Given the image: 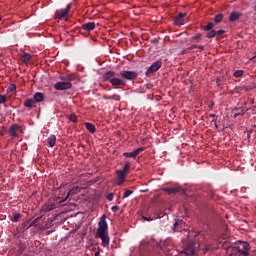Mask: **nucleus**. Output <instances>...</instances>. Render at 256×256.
I'll list each match as a JSON object with an SVG mask.
<instances>
[{
	"label": "nucleus",
	"instance_id": "23",
	"mask_svg": "<svg viewBox=\"0 0 256 256\" xmlns=\"http://www.w3.org/2000/svg\"><path fill=\"white\" fill-rule=\"evenodd\" d=\"M80 188L78 186H74L63 199H69V197H73V195H77L79 193Z\"/></svg>",
	"mask_w": 256,
	"mask_h": 256
},
{
	"label": "nucleus",
	"instance_id": "52",
	"mask_svg": "<svg viewBox=\"0 0 256 256\" xmlns=\"http://www.w3.org/2000/svg\"><path fill=\"white\" fill-rule=\"evenodd\" d=\"M144 221H153L152 218L143 217Z\"/></svg>",
	"mask_w": 256,
	"mask_h": 256
},
{
	"label": "nucleus",
	"instance_id": "10",
	"mask_svg": "<svg viewBox=\"0 0 256 256\" xmlns=\"http://www.w3.org/2000/svg\"><path fill=\"white\" fill-rule=\"evenodd\" d=\"M69 11H71V4H68L65 9L56 10L55 15L57 19H65Z\"/></svg>",
	"mask_w": 256,
	"mask_h": 256
},
{
	"label": "nucleus",
	"instance_id": "28",
	"mask_svg": "<svg viewBox=\"0 0 256 256\" xmlns=\"http://www.w3.org/2000/svg\"><path fill=\"white\" fill-rule=\"evenodd\" d=\"M130 169H131V162L127 161L125 162L123 169H121L120 171L126 173V175H129Z\"/></svg>",
	"mask_w": 256,
	"mask_h": 256
},
{
	"label": "nucleus",
	"instance_id": "21",
	"mask_svg": "<svg viewBox=\"0 0 256 256\" xmlns=\"http://www.w3.org/2000/svg\"><path fill=\"white\" fill-rule=\"evenodd\" d=\"M162 191H164V193H168V195H175L176 193H179V191H181V188L180 187L163 188Z\"/></svg>",
	"mask_w": 256,
	"mask_h": 256
},
{
	"label": "nucleus",
	"instance_id": "9",
	"mask_svg": "<svg viewBox=\"0 0 256 256\" xmlns=\"http://www.w3.org/2000/svg\"><path fill=\"white\" fill-rule=\"evenodd\" d=\"M8 133L10 137H19V133H23V128L19 124H13L10 126Z\"/></svg>",
	"mask_w": 256,
	"mask_h": 256
},
{
	"label": "nucleus",
	"instance_id": "7",
	"mask_svg": "<svg viewBox=\"0 0 256 256\" xmlns=\"http://www.w3.org/2000/svg\"><path fill=\"white\" fill-rule=\"evenodd\" d=\"M73 87L71 82H66V80H62L61 82H56L54 84V89L56 91H67Z\"/></svg>",
	"mask_w": 256,
	"mask_h": 256
},
{
	"label": "nucleus",
	"instance_id": "25",
	"mask_svg": "<svg viewBox=\"0 0 256 256\" xmlns=\"http://www.w3.org/2000/svg\"><path fill=\"white\" fill-rule=\"evenodd\" d=\"M238 19H241V13L239 12H231L229 16V21H237Z\"/></svg>",
	"mask_w": 256,
	"mask_h": 256
},
{
	"label": "nucleus",
	"instance_id": "16",
	"mask_svg": "<svg viewBox=\"0 0 256 256\" xmlns=\"http://www.w3.org/2000/svg\"><path fill=\"white\" fill-rule=\"evenodd\" d=\"M111 85H113L114 87H125V85L127 84V82L121 78H117L114 76V79L111 80Z\"/></svg>",
	"mask_w": 256,
	"mask_h": 256
},
{
	"label": "nucleus",
	"instance_id": "18",
	"mask_svg": "<svg viewBox=\"0 0 256 256\" xmlns=\"http://www.w3.org/2000/svg\"><path fill=\"white\" fill-rule=\"evenodd\" d=\"M247 111H249V109H243L241 107L238 108H233L232 112L235 113L234 114V119H237L239 116L243 115L244 113H247Z\"/></svg>",
	"mask_w": 256,
	"mask_h": 256
},
{
	"label": "nucleus",
	"instance_id": "22",
	"mask_svg": "<svg viewBox=\"0 0 256 256\" xmlns=\"http://www.w3.org/2000/svg\"><path fill=\"white\" fill-rule=\"evenodd\" d=\"M114 78H115V72H113V71H107L103 75V80L104 81H109V83H111V81H113Z\"/></svg>",
	"mask_w": 256,
	"mask_h": 256
},
{
	"label": "nucleus",
	"instance_id": "44",
	"mask_svg": "<svg viewBox=\"0 0 256 256\" xmlns=\"http://www.w3.org/2000/svg\"><path fill=\"white\" fill-rule=\"evenodd\" d=\"M53 223V220L51 218H49L46 222V229H49V227H51V224Z\"/></svg>",
	"mask_w": 256,
	"mask_h": 256
},
{
	"label": "nucleus",
	"instance_id": "38",
	"mask_svg": "<svg viewBox=\"0 0 256 256\" xmlns=\"http://www.w3.org/2000/svg\"><path fill=\"white\" fill-rule=\"evenodd\" d=\"M240 247L246 251H249V243L241 242Z\"/></svg>",
	"mask_w": 256,
	"mask_h": 256
},
{
	"label": "nucleus",
	"instance_id": "11",
	"mask_svg": "<svg viewBox=\"0 0 256 256\" xmlns=\"http://www.w3.org/2000/svg\"><path fill=\"white\" fill-rule=\"evenodd\" d=\"M183 225H185V222H183V219L178 218L175 219V222L173 223L172 231L173 233H177L183 229Z\"/></svg>",
	"mask_w": 256,
	"mask_h": 256
},
{
	"label": "nucleus",
	"instance_id": "42",
	"mask_svg": "<svg viewBox=\"0 0 256 256\" xmlns=\"http://www.w3.org/2000/svg\"><path fill=\"white\" fill-rule=\"evenodd\" d=\"M221 35H225V30H218L216 31V37L219 38Z\"/></svg>",
	"mask_w": 256,
	"mask_h": 256
},
{
	"label": "nucleus",
	"instance_id": "14",
	"mask_svg": "<svg viewBox=\"0 0 256 256\" xmlns=\"http://www.w3.org/2000/svg\"><path fill=\"white\" fill-rule=\"evenodd\" d=\"M95 22H88L82 25V27L80 28V33L83 34V31H85L86 33H89L91 31H93V29H95Z\"/></svg>",
	"mask_w": 256,
	"mask_h": 256
},
{
	"label": "nucleus",
	"instance_id": "34",
	"mask_svg": "<svg viewBox=\"0 0 256 256\" xmlns=\"http://www.w3.org/2000/svg\"><path fill=\"white\" fill-rule=\"evenodd\" d=\"M213 27H215V23L210 22L206 26H204V31H211V29H213Z\"/></svg>",
	"mask_w": 256,
	"mask_h": 256
},
{
	"label": "nucleus",
	"instance_id": "36",
	"mask_svg": "<svg viewBox=\"0 0 256 256\" xmlns=\"http://www.w3.org/2000/svg\"><path fill=\"white\" fill-rule=\"evenodd\" d=\"M133 195V190H125L123 199H127V197H131Z\"/></svg>",
	"mask_w": 256,
	"mask_h": 256
},
{
	"label": "nucleus",
	"instance_id": "4",
	"mask_svg": "<svg viewBox=\"0 0 256 256\" xmlns=\"http://www.w3.org/2000/svg\"><path fill=\"white\" fill-rule=\"evenodd\" d=\"M226 252L230 255V256H235L237 255V253H240V255L243 256H249V251L243 249L241 246H234V247H228L226 249Z\"/></svg>",
	"mask_w": 256,
	"mask_h": 256
},
{
	"label": "nucleus",
	"instance_id": "2",
	"mask_svg": "<svg viewBox=\"0 0 256 256\" xmlns=\"http://www.w3.org/2000/svg\"><path fill=\"white\" fill-rule=\"evenodd\" d=\"M199 247H201L199 242L195 240H188L184 248V253L186 255H195V253L199 251Z\"/></svg>",
	"mask_w": 256,
	"mask_h": 256
},
{
	"label": "nucleus",
	"instance_id": "17",
	"mask_svg": "<svg viewBox=\"0 0 256 256\" xmlns=\"http://www.w3.org/2000/svg\"><path fill=\"white\" fill-rule=\"evenodd\" d=\"M32 99H34L36 103H43L45 101V94H43V92H36Z\"/></svg>",
	"mask_w": 256,
	"mask_h": 256
},
{
	"label": "nucleus",
	"instance_id": "45",
	"mask_svg": "<svg viewBox=\"0 0 256 256\" xmlns=\"http://www.w3.org/2000/svg\"><path fill=\"white\" fill-rule=\"evenodd\" d=\"M113 197H114V194L113 193H109V194H107L106 199L108 201H113Z\"/></svg>",
	"mask_w": 256,
	"mask_h": 256
},
{
	"label": "nucleus",
	"instance_id": "30",
	"mask_svg": "<svg viewBox=\"0 0 256 256\" xmlns=\"http://www.w3.org/2000/svg\"><path fill=\"white\" fill-rule=\"evenodd\" d=\"M207 39H213L214 37H217V31L216 30H211L206 34Z\"/></svg>",
	"mask_w": 256,
	"mask_h": 256
},
{
	"label": "nucleus",
	"instance_id": "49",
	"mask_svg": "<svg viewBox=\"0 0 256 256\" xmlns=\"http://www.w3.org/2000/svg\"><path fill=\"white\" fill-rule=\"evenodd\" d=\"M216 83H217V86L219 87V85H221V78H217Z\"/></svg>",
	"mask_w": 256,
	"mask_h": 256
},
{
	"label": "nucleus",
	"instance_id": "55",
	"mask_svg": "<svg viewBox=\"0 0 256 256\" xmlns=\"http://www.w3.org/2000/svg\"><path fill=\"white\" fill-rule=\"evenodd\" d=\"M104 99H109V97H107V96L104 95Z\"/></svg>",
	"mask_w": 256,
	"mask_h": 256
},
{
	"label": "nucleus",
	"instance_id": "29",
	"mask_svg": "<svg viewBox=\"0 0 256 256\" xmlns=\"http://www.w3.org/2000/svg\"><path fill=\"white\" fill-rule=\"evenodd\" d=\"M85 127H86V129H88V131H89L90 133H95V131H97V129L95 128V125H93V124L90 123V122H86V123H85Z\"/></svg>",
	"mask_w": 256,
	"mask_h": 256
},
{
	"label": "nucleus",
	"instance_id": "48",
	"mask_svg": "<svg viewBox=\"0 0 256 256\" xmlns=\"http://www.w3.org/2000/svg\"><path fill=\"white\" fill-rule=\"evenodd\" d=\"M215 107V102L211 101L210 105L208 106L209 109H213Z\"/></svg>",
	"mask_w": 256,
	"mask_h": 256
},
{
	"label": "nucleus",
	"instance_id": "33",
	"mask_svg": "<svg viewBox=\"0 0 256 256\" xmlns=\"http://www.w3.org/2000/svg\"><path fill=\"white\" fill-rule=\"evenodd\" d=\"M39 221H41V217H38V218L34 219V220L30 223L29 227H37V225H39Z\"/></svg>",
	"mask_w": 256,
	"mask_h": 256
},
{
	"label": "nucleus",
	"instance_id": "35",
	"mask_svg": "<svg viewBox=\"0 0 256 256\" xmlns=\"http://www.w3.org/2000/svg\"><path fill=\"white\" fill-rule=\"evenodd\" d=\"M17 85L15 84H10V86L7 89V93H13V91H16Z\"/></svg>",
	"mask_w": 256,
	"mask_h": 256
},
{
	"label": "nucleus",
	"instance_id": "20",
	"mask_svg": "<svg viewBox=\"0 0 256 256\" xmlns=\"http://www.w3.org/2000/svg\"><path fill=\"white\" fill-rule=\"evenodd\" d=\"M24 107L27 109H33V107H37V103L35 102L34 98H29L24 102Z\"/></svg>",
	"mask_w": 256,
	"mask_h": 256
},
{
	"label": "nucleus",
	"instance_id": "24",
	"mask_svg": "<svg viewBox=\"0 0 256 256\" xmlns=\"http://www.w3.org/2000/svg\"><path fill=\"white\" fill-rule=\"evenodd\" d=\"M55 143H57V137L55 135H50L47 138V144L50 147H55Z\"/></svg>",
	"mask_w": 256,
	"mask_h": 256
},
{
	"label": "nucleus",
	"instance_id": "15",
	"mask_svg": "<svg viewBox=\"0 0 256 256\" xmlns=\"http://www.w3.org/2000/svg\"><path fill=\"white\" fill-rule=\"evenodd\" d=\"M187 17V13L180 12L176 18L174 19V25L181 26L185 23V18Z\"/></svg>",
	"mask_w": 256,
	"mask_h": 256
},
{
	"label": "nucleus",
	"instance_id": "46",
	"mask_svg": "<svg viewBox=\"0 0 256 256\" xmlns=\"http://www.w3.org/2000/svg\"><path fill=\"white\" fill-rule=\"evenodd\" d=\"M111 211H112L113 213H117V212L119 211V206H112V207H111Z\"/></svg>",
	"mask_w": 256,
	"mask_h": 256
},
{
	"label": "nucleus",
	"instance_id": "50",
	"mask_svg": "<svg viewBox=\"0 0 256 256\" xmlns=\"http://www.w3.org/2000/svg\"><path fill=\"white\" fill-rule=\"evenodd\" d=\"M100 255H101V251L100 250L96 251L95 254H94V256H100Z\"/></svg>",
	"mask_w": 256,
	"mask_h": 256
},
{
	"label": "nucleus",
	"instance_id": "37",
	"mask_svg": "<svg viewBox=\"0 0 256 256\" xmlns=\"http://www.w3.org/2000/svg\"><path fill=\"white\" fill-rule=\"evenodd\" d=\"M243 73H244L243 70H236V71L234 72V77H237V78L243 77Z\"/></svg>",
	"mask_w": 256,
	"mask_h": 256
},
{
	"label": "nucleus",
	"instance_id": "51",
	"mask_svg": "<svg viewBox=\"0 0 256 256\" xmlns=\"http://www.w3.org/2000/svg\"><path fill=\"white\" fill-rule=\"evenodd\" d=\"M198 49H200L201 51H205V46H198Z\"/></svg>",
	"mask_w": 256,
	"mask_h": 256
},
{
	"label": "nucleus",
	"instance_id": "13",
	"mask_svg": "<svg viewBox=\"0 0 256 256\" xmlns=\"http://www.w3.org/2000/svg\"><path fill=\"white\" fill-rule=\"evenodd\" d=\"M142 151H145L144 147H140L134 150L133 152H124L122 155L123 157H130L132 159H137V155H139V153H141Z\"/></svg>",
	"mask_w": 256,
	"mask_h": 256
},
{
	"label": "nucleus",
	"instance_id": "31",
	"mask_svg": "<svg viewBox=\"0 0 256 256\" xmlns=\"http://www.w3.org/2000/svg\"><path fill=\"white\" fill-rule=\"evenodd\" d=\"M19 219H21V214L15 213L11 218L12 223H18Z\"/></svg>",
	"mask_w": 256,
	"mask_h": 256
},
{
	"label": "nucleus",
	"instance_id": "43",
	"mask_svg": "<svg viewBox=\"0 0 256 256\" xmlns=\"http://www.w3.org/2000/svg\"><path fill=\"white\" fill-rule=\"evenodd\" d=\"M209 117H211L213 119L212 123H217V115L216 114H209Z\"/></svg>",
	"mask_w": 256,
	"mask_h": 256
},
{
	"label": "nucleus",
	"instance_id": "56",
	"mask_svg": "<svg viewBox=\"0 0 256 256\" xmlns=\"http://www.w3.org/2000/svg\"><path fill=\"white\" fill-rule=\"evenodd\" d=\"M0 21H1V16H0Z\"/></svg>",
	"mask_w": 256,
	"mask_h": 256
},
{
	"label": "nucleus",
	"instance_id": "19",
	"mask_svg": "<svg viewBox=\"0 0 256 256\" xmlns=\"http://www.w3.org/2000/svg\"><path fill=\"white\" fill-rule=\"evenodd\" d=\"M98 237H100L103 247H109V233L98 234Z\"/></svg>",
	"mask_w": 256,
	"mask_h": 256
},
{
	"label": "nucleus",
	"instance_id": "12",
	"mask_svg": "<svg viewBox=\"0 0 256 256\" xmlns=\"http://www.w3.org/2000/svg\"><path fill=\"white\" fill-rule=\"evenodd\" d=\"M117 175V185H123L127 180V173L123 172V170H116Z\"/></svg>",
	"mask_w": 256,
	"mask_h": 256
},
{
	"label": "nucleus",
	"instance_id": "47",
	"mask_svg": "<svg viewBox=\"0 0 256 256\" xmlns=\"http://www.w3.org/2000/svg\"><path fill=\"white\" fill-rule=\"evenodd\" d=\"M157 217L158 219H161L162 217H165V213L163 211H160Z\"/></svg>",
	"mask_w": 256,
	"mask_h": 256
},
{
	"label": "nucleus",
	"instance_id": "5",
	"mask_svg": "<svg viewBox=\"0 0 256 256\" xmlns=\"http://www.w3.org/2000/svg\"><path fill=\"white\" fill-rule=\"evenodd\" d=\"M160 249L164 253L171 255V251H173V240L171 238H167L166 240L160 242Z\"/></svg>",
	"mask_w": 256,
	"mask_h": 256
},
{
	"label": "nucleus",
	"instance_id": "41",
	"mask_svg": "<svg viewBox=\"0 0 256 256\" xmlns=\"http://www.w3.org/2000/svg\"><path fill=\"white\" fill-rule=\"evenodd\" d=\"M70 121H72L73 123H77V116L75 114H71L69 117Z\"/></svg>",
	"mask_w": 256,
	"mask_h": 256
},
{
	"label": "nucleus",
	"instance_id": "3",
	"mask_svg": "<svg viewBox=\"0 0 256 256\" xmlns=\"http://www.w3.org/2000/svg\"><path fill=\"white\" fill-rule=\"evenodd\" d=\"M107 233H109V225H107L106 217L103 215L98 223L97 235H104Z\"/></svg>",
	"mask_w": 256,
	"mask_h": 256
},
{
	"label": "nucleus",
	"instance_id": "27",
	"mask_svg": "<svg viewBox=\"0 0 256 256\" xmlns=\"http://www.w3.org/2000/svg\"><path fill=\"white\" fill-rule=\"evenodd\" d=\"M60 79L61 81H66L68 83H71V81H75V75L69 74L67 76H62Z\"/></svg>",
	"mask_w": 256,
	"mask_h": 256
},
{
	"label": "nucleus",
	"instance_id": "53",
	"mask_svg": "<svg viewBox=\"0 0 256 256\" xmlns=\"http://www.w3.org/2000/svg\"><path fill=\"white\" fill-rule=\"evenodd\" d=\"M190 49H198V46L195 45V44H193V45L190 47Z\"/></svg>",
	"mask_w": 256,
	"mask_h": 256
},
{
	"label": "nucleus",
	"instance_id": "39",
	"mask_svg": "<svg viewBox=\"0 0 256 256\" xmlns=\"http://www.w3.org/2000/svg\"><path fill=\"white\" fill-rule=\"evenodd\" d=\"M201 37H202L201 34H197V35L192 37V41H196V43H199Z\"/></svg>",
	"mask_w": 256,
	"mask_h": 256
},
{
	"label": "nucleus",
	"instance_id": "26",
	"mask_svg": "<svg viewBox=\"0 0 256 256\" xmlns=\"http://www.w3.org/2000/svg\"><path fill=\"white\" fill-rule=\"evenodd\" d=\"M20 59H21L22 63H25L27 65V63H29V61H31V54L24 53L21 55Z\"/></svg>",
	"mask_w": 256,
	"mask_h": 256
},
{
	"label": "nucleus",
	"instance_id": "32",
	"mask_svg": "<svg viewBox=\"0 0 256 256\" xmlns=\"http://www.w3.org/2000/svg\"><path fill=\"white\" fill-rule=\"evenodd\" d=\"M221 21H223V14L220 13L214 17V23H221Z\"/></svg>",
	"mask_w": 256,
	"mask_h": 256
},
{
	"label": "nucleus",
	"instance_id": "1",
	"mask_svg": "<svg viewBox=\"0 0 256 256\" xmlns=\"http://www.w3.org/2000/svg\"><path fill=\"white\" fill-rule=\"evenodd\" d=\"M65 201H67V198H63L62 196H57V197L51 198L43 206V211H45L46 213H49L50 211L57 209V207H59V205H61V203H65Z\"/></svg>",
	"mask_w": 256,
	"mask_h": 256
},
{
	"label": "nucleus",
	"instance_id": "6",
	"mask_svg": "<svg viewBox=\"0 0 256 256\" xmlns=\"http://www.w3.org/2000/svg\"><path fill=\"white\" fill-rule=\"evenodd\" d=\"M163 65V62H161V60L155 61L151 64L150 67H148L145 75L146 77H151V75H153V73H157V71H159V68Z\"/></svg>",
	"mask_w": 256,
	"mask_h": 256
},
{
	"label": "nucleus",
	"instance_id": "54",
	"mask_svg": "<svg viewBox=\"0 0 256 256\" xmlns=\"http://www.w3.org/2000/svg\"><path fill=\"white\" fill-rule=\"evenodd\" d=\"M214 125H215L216 129H219V126L217 125V123H215Z\"/></svg>",
	"mask_w": 256,
	"mask_h": 256
},
{
	"label": "nucleus",
	"instance_id": "40",
	"mask_svg": "<svg viewBox=\"0 0 256 256\" xmlns=\"http://www.w3.org/2000/svg\"><path fill=\"white\" fill-rule=\"evenodd\" d=\"M6 102H7V96L0 95V105H3Z\"/></svg>",
	"mask_w": 256,
	"mask_h": 256
},
{
	"label": "nucleus",
	"instance_id": "8",
	"mask_svg": "<svg viewBox=\"0 0 256 256\" xmlns=\"http://www.w3.org/2000/svg\"><path fill=\"white\" fill-rule=\"evenodd\" d=\"M120 77H123L127 81H135L139 77V74L135 71L123 70L120 72Z\"/></svg>",
	"mask_w": 256,
	"mask_h": 256
}]
</instances>
